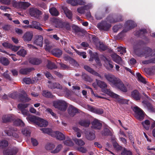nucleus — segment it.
Here are the masks:
<instances>
[{
	"mask_svg": "<svg viewBox=\"0 0 155 155\" xmlns=\"http://www.w3.org/2000/svg\"><path fill=\"white\" fill-rule=\"evenodd\" d=\"M152 51L151 49L147 48L144 52L143 53L140 48H137L135 47L134 48V54L139 57L145 56V58H147L148 57H152Z\"/></svg>",
	"mask_w": 155,
	"mask_h": 155,
	"instance_id": "1",
	"label": "nucleus"
},
{
	"mask_svg": "<svg viewBox=\"0 0 155 155\" xmlns=\"http://www.w3.org/2000/svg\"><path fill=\"white\" fill-rule=\"evenodd\" d=\"M117 81V82L114 87L124 92H127L131 88L130 86L128 83L124 84L120 79Z\"/></svg>",
	"mask_w": 155,
	"mask_h": 155,
	"instance_id": "2",
	"label": "nucleus"
},
{
	"mask_svg": "<svg viewBox=\"0 0 155 155\" xmlns=\"http://www.w3.org/2000/svg\"><path fill=\"white\" fill-rule=\"evenodd\" d=\"M104 91L107 94L109 95L111 97L116 98L117 99V101L120 103L127 104L128 102V100L120 98L119 95L113 93L110 90L106 89Z\"/></svg>",
	"mask_w": 155,
	"mask_h": 155,
	"instance_id": "3",
	"label": "nucleus"
},
{
	"mask_svg": "<svg viewBox=\"0 0 155 155\" xmlns=\"http://www.w3.org/2000/svg\"><path fill=\"white\" fill-rule=\"evenodd\" d=\"M53 106L55 108L63 111H65L67 108V105L66 102L61 100L54 101Z\"/></svg>",
	"mask_w": 155,
	"mask_h": 155,
	"instance_id": "4",
	"label": "nucleus"
},
{
	"mask_svg": "<svg viewBox=\"0 0 155 155\" xmlns=\"http://www.w3.org/2000/svg\"><path fill=\"white\" fill-rule=\"evenodd\" d=\"M104 76L106 79L109 82L110 84L113 87L117 82V81L119 79L114 75L110 74H105Z\"/></svg>",
	"mask_w": 155,
	"mask_h": 155,
	"instance_id": "5",
	"label": "nucleus"
},
{
	"mask_svg": "<svg viewBox=\"0 0 155 155\" xmlns=\"http://www.w3.org/2000/svg\"><path fill=\"white\" fill-rule=\"evenodd\" d=\"M133 109L135 113V116L136 118L139 120H142L144 117V113L143 111L137 106L134 107Z\"/></svg>",
	"mask_w": 155,
	"mask_h": 155,
	"instance_id": "6",
	"label": "nucleus"
},
{
	"mask_svg": "<svg viewBox=\"0 0 155 155\" xmlns=\"http://www.w3.org/2000/svg\"><path fill=\"white\" fill-rule=\"evenodd\" d=\"M51 136L56 137L57 139L61 140L65 138L64 135L59 131H53L51 133Z\"/></svg>",
	"mask_w": 155,
	"mask_h": 155,
	"instance_id": "7",
	"label": "nucleus"
},
{
	"mask_svg": "<svg viewBox=\"0 0 155 155\" xmlns=\"http://www.w3.org/2000/svg\"><path fill=\"white\" fill-rule=\"evenodd\" d=\"M97 26L98 28L100 30L107 31L111 27V25L110 24L104 22L98 23Z\"/></svg>",
	"mask_w": 155,
	"mask_h": 155,
	"instance_id": "8",
	"label": "nucleus"
},
{
	"mask_svg": "<svg viewBox=\"0 0 155 155\" xmlns=\"http://www.w3.org/2000/svg\"><path fill=\"white\" fill-rule=\"evenodd\" d=\"M112 59L115 62L121 65L124 64L121 58L118 55L116 54H112L111 55Z\"/></svg>",
	"mask_w": 155,
	"mask_h": 155,
	"instance_id": "9",
	"label": "nucleus"
},
{
	"mask_svg": "<svg viewBox=\"0 0 155 155\" xmlns=\"http://www.w3.org/2000/svg\"><path fill=\"white\" fill-rule=\"evenodd\" d=\"M43 37L41 35H38L35 37L33 41V43L37 45L42 47L43 45Z\"/></svg>",
	"mask_w": 155,
	"mask_h": 155,
	"instance_id": "10",
	"label": "nucleus"
},
{
	"mask_svg": "<svg viewBox=\"0 0 155 155\" xmlns=\"http://www.w3.org/2000/svg\"><path fill=\"white\" fill-rule=\"evenodd\" d=\"M96 83L97 85L99 87L102 89V91L106 93L105 92V90H109L108 89L105 88L107 87V84L104 82L101 81L100 80L96 79Z\"/></svg>",
	"mask_w": 155,
	"mask_h": 155,
	"instance_id": "11",
	"label": "nucleus"
},
{
	"mask_svg": "<svg viewBox=\"0 0 155 155\" xmlns=\"http://www.w3.org/2000/svg\"><path fill=\"white\" fill-rule=\"evenodd\" d=\"M18 151L16 147L13 148L11 150H7L3 152L4 155H15Z\"/></svg>",
	"mask_w": 155,
	"mask_h": 155,
	"instance_id": "12",
	"label": "nucleus"
},
{
	"mask_svg": "<svg viewBox=\"0 0 155 155\" xmlns=\"http://www.w3.org/2000/svg\"><path fill=\"white\" fill-rule=\"evenodd\" d=\"M33 35L32 32H27L24 35L23 38L25 41L28 42L31 40Z\"/></svg>",
	"mask_w": 155,
	"mask_h": 155,
	"instance_id": "13",
	"label": "nucleus"
},
{
	"mask_svg": "<svg viewBox=\"0 0 155 155\" xmlns=\"http://www.w3.org/2000/svg\"><path fill=\"white\" fill-rule=\"evenodd\" d=\"M31 23V25L26 26L29 27L30 28H34L41 31L42 30V28L40 27V24L39 22L35 21H32Z\"/></svg>",
	"mask_w": 155,
	"mask_h": 155,
	"instance_id": "14",
	"label": "nucleus"
},
{
	"mask_svg": "<svg viewBox=\"0 0 155 155\" xmlns=\"http://www.w3.org/2000/svg\"><path fill=\"white\" fill-rule=\"evenodd\" d=\"M88 109L91 111L97 114H101L103 113V110L102 109L96 108L91 106H88Z\"/></svg>",
	"mask_w": 155,
	"mask_h": 155,
	"instance_id": "15",
	"label": "nucleus"
},
{
	"mask_svg": "<svg viewBox=\"0 0 155 155\" xmlns=\"http://www.w3.org/2000/svg\"><path fill=\"white\" fill-rule=\"evenodd\" d=\"M92 7V5L91 4H89L88 5L84 6L83 7L79 8L77 9V11L78 13L82 14H84L85 10H88Z\"/></svg>",
	"mask_w": 155,
	"mask_h": 155,
	"instance_id": "16",
	"label": "nucleus"
},
{
	"mask_svg": "<svg viewBox=\"0 0 155 155\" xmlns=\"http://www.w3.org/2000/svg\"><path fill=\"white\" fill-rule=\"evenodd\" d=\"M48 83H49V84L48 85V87L51 89L57 88L61 90L62 88V86L58 83H52L50 81H48Z\"/></svg>",
	"mask_w": 155,
	"mask_h": 155,
	"instance_id": "17",
	"label": "nucleus"
},
{
	"mask_svg": "<svg viewBox=\"0 0 155 155\" xmlns=\"http://www.w3.org/2000/svg\"><path fill=\"white\" fill-rule=\"evenodd\" d=\"M26 119L28 121L30 122H33L37 124L38 121L40 119V118L34 116L29 115L28 116Z\"/></svg>",
	"mask_w": 155,
	"mask_h": 155,
	"instance_id": "18",
	"label": "nucleus"
},
{
	"mask_svg": "<svg viewBox=\"0 0 155 155\" xmlns=\"http://www.w3.org/2000/svg\"><path fill=\"white\" fill-rule=\"evenodd\" d=\"M92 127L93 128L100 129L102 125L98 120L95 119L92 123Z\"/></svg>",
	"mask_w": 155,
	"mask_h": 155,
	"instance_id": "19",
	"label": "nucleus"
},
{
	"mask_svg": "<svg viewBox=\"0 0 155 155\" xmlns=\"http://www.w3.org/2000/svg\"><path fill=\"white\" fill-rule=\"evenodd\" d=\"M84 68L88 72L96 76L99 77L101 79H102V77L98 73L95 71L89 66L85 65L84 67Z\"/></svg>",
	"mask_w": 155,
	"mask_h": 155,
	"instance_id": "20",
	"label": "nucleus"
},
{
	"mask_svg": "<svg viewBox=\"0 0 155 155\" xmlns=\"http://www.w3.org/2000/svg\"><path fill=\"white\" fill-rule=\"evenodd\" d=\"M108 20L110 23H115L119 22L122 20L123 19L121 15H118L116 17H114V18L110 17L108 18Z\"/></svg>",
	"mask_w": 155,
	"mask_h": 155,
	"instance_id": "21",
	"label": "nucleus"
},
{
	"mask_svg": "<svg viewBox=\"0 0 155 155\" xmlns=\"http://www.w3.org/2000/svg\"><path fill=\"white\" fill-rule=\"evenodd\" d=\"M30 14L31 16L36 17L37 15L41 13V12L37 9L31 8L30 9Z\"/></svg>",
	"mask_w": 155,
	"mask_h": 155,
	"instance_id": "22",
	"label": "nucleus"
},
{
	"mask_svg": "<svg viewBox=\"0 0 155 155\" xmlns=\"http://www.w3.org/2000/svg\"><path fill=\"white\" fill-rule=\"evenodd\" d=\"M94 44L97 49L99 50L104 51L106 50V47L99 40H97L96 42H94Z\"/></svg>",
	"mask_w": 155,
	"mask_h": 155,
	"instance_id": "23",
	"label": "nucleus"
},
{
	"mask_svg": "<svg viewBox=\"0 0 155 155\" xmlns=\"http://www.w3.org/2000/svg\"><path fill=\"white\" fill-rule=\"evenodd\" d=\"M53 23L54 26L57 28H62L63 26V24L64 22L61 20L54 19L53 21Z\"/></svg>",
	"mask_w": 155,
	"mask_h": 155,
	"instance_id": "24",
	"label": "nucleus"
},
{
	"mask_svg": "<svg viewBox=\"0 0 155 155\" xmlns=\"http://www.w3.org/2000/svg\"><path fill=\"white\" fill-rule=\"evenodd\" d=\"M68 110L70 115L72 116H74L75 113L78 112V110L71 105L69 106Z\"/></svg>",
	"mask_w": 155,
	"mask_h": 155,
	"instance_id": "25",
	"label": "nucleus"
},
{
	"mask_svg": "<svg viewBox=\"0 0 155 155\" xmlns=\"http://www.w3.org/2000/svg\"><path fill=\"white\" fill-rule=\"evenodd\" d=\"M126 25L129 30L134 28L137 26L136 24L134 21L131 20L127 21L126 22Z\"/></svg>",
	"mask_w": 155,
	"mask_h": 155,
	"instance_id": "26",
	"label": "nucleus"
},
{
	"mask_svg": "<svg viewBox=\"0 0 155 155\" xmlns=\"http://www.w3.org/2000/svg\"><path fill=\"white\" fill-rule=\"evenodd\" d=\"M23 95H21L20 97V101L26 102L31 100V99L28 97V95L24 91Z\"/></svg>",
	"mask_w": 155,
	"mask_h": 155,
	"instance_id": "27",
	"label": "nucleus"
},
{
	"mask_svg": "<svg viewBox=\"0 0 155 155\" xmlns=\"http://www.w3.org/2000/svg\"><path fill=\"white\" fill-rule=\"evenodd\" d=\"M89 53L90 54L91 57L92 58H94L97 64L99 66H101L102 64L100 62L97 54H96L95 56L94 55L93 56L92 54V52L91 50L89 51Z\"/></svg>",
	"mask_w": 155,
	"mask_h": 155,
	"instance_id": "28",
	"label": "nucleus"
},
{
	"mask_svg": "<svg viewBox=\"0 0 155 155\" xmlns=\"http://www.w3.org/2000/svg\"><path fill=\"white\" fill-rule=\"evenodd\" d=\"M52 53L54 56L59 57L62 54V51L59 49H55L52 50Z\"/></svg>",
	"mask_w": 155,
	"mask_h": 155,
	"instance_id": "29",
	"label": "nucleus"
},
{
	"mask_svg": "<svg viewBox=\"0 0 155 155\" xmlns=\"http://www.w3.org/2000/svg\"><path fill=\"white\" fill-rule=\"evenodd\" d=\"M131 96L135 100H138L140 99V95L137 90H134L132 92Z\"/></svg>",
	"mask_w": 155,
	"mask_h": 155,
	"instance_id": "30",
	"label": "nucleus"
},
{
	"mask_svg": "<svg viewBox=\"0 0 155 155\" xmlns=\"http://www.w3.org/2000/svg\"><path fill=\"white\" fill-rule=\"evenodd\" d=\"M86 137L88 140H93L95 139V136L94 132H90L86 134Z\"/></svg>",
	"mask_w": 155,
	"mask_h": 155,
	"instance_id": "31",
	"label": "nucleus"
},
{
	"mask_svg": "<svg viewBox=\"0 0 155 155\" xmlns=\"http://www.w3.org/2000/svg\"><path fill=\"white\" fill-rule=\"evenodd\" d=\"M40 119L37 124L40 127H46L48 125V122L46 120L40 118Z\"/></svg>",
	"mask_w": 155,
	"mask_h": 155,
	"instance_id": "32",
	"label": "nucleus"
},
{
	"mask_svg": "<svg viewBox=\"0 0 155 155\" xmlns=\"http://www.w3.org/2000/svg\"><path fill=\"white\" fill-rule=\"evenodd\" d=\"M33 68H31L21 69L19 71V73L22 74H26L31 72Z\"/></svg>",
	"mask_w": 155,
	"mask_h": 155,
	"instance_id": "33",
	"label": "nucleus"
},
{
	"mask_svg": "<svg viewBox=\"0 0 155 155\" xmlns=\"http://www.w3.org/2000/svg\"><path fill=\"white\" fill-rule=\"evenodd\" d=\"M64 12L66 16L69 19H71L72 18V13L71 11L65 7L63 9Z\"/></svg>",
	"mask_w": 155,
	"mask_h": 155,
	"instance_id": "34",
	"label": "nucleus"
},
{
	"mask_svg": "<svg viewBox=\"0 0 155 155\" xmlns=\"http://www.w3.org/2000/svg\"><path fill=\"white\" fill-rule=\"evenodd\" d=\"M136 75L139 81L143 83L148 84L146 80L141 75L140 73H137Z\"/></svg>",
	"mask_w": 155,
	"mask_h": 155,
	"instance_id": "35",
	"label": "nucleus"
},
{
	"mask_svg": "<svg viewBox=\"0 0 155 155\" xmlns=\"http://www.w3.org/2000/svg\"><path fill=\"white\" fill-rule=\"evenodd\" d=\"M31 5V4L26 2H21L20 3V8L23 9H26Z\"/></svg>",
	"mask_w": 155,
	"mask_h": 155,
	"instance_id": "36",
	"label": "nucleus"
},
{
	"mask_svg": "<svg viewBox=\"0 0 155 155\" xmlns=\"http://www.w3.org/2000/svg\"><path fill=\"white\" fill-rule=\"evenodd\" d=\"M102 134L104 135H111L112 132L110 130V128L108 127L104 129Z\"/></svg>",
	"mask_w": 155,
	"mask_h": 155,
	"instance_id": "37",
	"label": "nucleus"
},
{
	"mask_svg": "<svg viewBox=\"0 0 155 155\" xmlns=\"http://www.w3.org/2000/svg\"><path fill=\"white\" fill-rule=\"evenodd\" d=\"M29 62L33 64L38 65L41 62V60L37 58H31L29 60Z\"/></svg>",
	"mask_w": 155,
	"mask_h": 155,
	"instance_id": "38",
	"label": "nucleus"
},
{
	"mask_svg": "<svg viewBox=\"0 0 155 155\" xmlns=\"http://www.w3.org/2000/svg\"><path fill=\"white\" fill-rule=\"evenodd\" d=\"M142 124L146 130H148L149 129L150 127V122L149 120H145L142 122Z\"/></svg>",
	"mask_w": 155,
	"mask_h": 155,
	"instance_id": "39",
	"label": "nucleus"
},
{
	"mask_svg": "<svg viewBox=\"0 0 155 155\" xmlns=\"http://www.w3.org/2000/svg\"><path fill=\"white\" fill-rule=\"evenodd\" d=\"M14 124L16 126H24V123L22 120L20 119H18L15 120L14 123Z\"/></svg>",
	"mask_w": 155,
	"mask_h": 155,
	"instance_id": "40",
	"label": "nucleus"
},
{
	"mask_svg": "<svg viewBox=\"0 0 155 155\" xmlns=\"http://www.w3.org/2000/svg\"><path fill=\"white\" fill-rule=\"evenodd\" d=\"M49 11L51 14L53 15L58 16L59 13L57 10L55 8H52L49 10Z\"/></svg>",
	"mask_w": 155,
	"mask_h": 155,
	"instance_id": "41",
	"label": "nucleus"
},
{
	"mask_svg": "<svg viewBox=\"0 0 155 155\" xmlns=\"http://www.w3.org/2000/svg\"><path fill=\"white\" fill-rule=\"evenodd\" d=\"M0 62L5 65H7L9 63L8 60L7 58L4 57L0 58Z\"/></svg>",
	"mask_w": 155,
	"mask_h": 155,
	"instance_id": "42",
	"label": "nucleus"
},
{
	"mask_svg": "<svg viewBox=\"0 0 155 155\" xmlns=\"http://www.w3.org/2000/svg\"><path fill=\"white\" fill-rule=\"evenodd\" d=\"M11 119V116L10 115H5L2 117V120L3 122L6 123L10 121Z\"/></svg>",
	"mask_w": 155,
	"mask_h": 155,
	"instance_id": "43",
	"label": "nucleus"
},
{
	"mask_svg": "<svg viewBox=\"0 0 155 155\" xmlns=\"http://www.w3.org/2000/svg\"><path fill=\"white\" fill-rule=\"evenodd\" d=\"M79 124L82 126L87 127L90 124L89 121L87 120H81L79 122Z\"/></svg>",
	"mask_w": 155,
	"mask_h": 155,
	"instance_id": "44",
	"label": "nucleus"
},
{
	"mask_svg": "<svg viewBox=\"0 0 155 155\" xmlns=\"http://www.w3.org/2000/svg\"><path fill=\"white\" fill-rule=\"evenodd\" d=\"M20 108V110L21 111V113L25 117L26 116H28L29 114V113L28 109H25L23 110L21 108L20 105L19 106Z\"/></svg>",
	"mask_w": 155,
	"mask_h": 155,
	"instance_id": "45",
	"label": "nucleus"
},
{
	"mask_svg": "<svg viewBox=\"0 0 155 155\" xmlns=\"http://www.w3.org/2000/svg\"><path fill=\"white\" fill-rule=\"evenodd\" d=\"M43 96L45 97H53L52 95L51 94V92L48 91H43Z\"/></svg>",
	"mask_w": 155,
	"mask_h": 155,
	"instance_id": "46",
	"label": "nucleus"
},
{
	"mask_svg": "<svg viewBox=\"0 0 155 155\" xmlns=\"http://www.w3.org/2000/svg\"><path fill=\"white\" fill-rule=\"evenodd\" d=\"M40 130L42 131L44 133L48 134L51 136V133L53 131H52L50 129L47 128H41Z\"/></svg>",
	"mask_w": 155,
	"mask_h": 155,
	"instance_id": "47",
	"label": "nucleus"
},
{
	"mask_svg": "<svg viewBox=\"0 0 155 155\" xmlns=\"http://www.w3.org/2000/svg\"><path fill=\"white\" fill-rule=\"evenodd\" d=\"M62 148V146L61 144H59L58 145L55 150L51 151V153H58L60 151Z\"/></svg>",
	"mask_w": 155,
	"mask_h": 155,
	"instance_id": "48",
	"label": "nucleus"
},
{
	"mask_svg": "<svg viewBox=\"0 0 155 155\" xmlns=\"http://www.w3.org/2000/svg\"><path fill=\"white\" fill-rule=\"evenodd\" d=\"M74 140L76 143L79 146H83L85 144L84 142L81 140L75 139Z\"/></svg>",
	"mask_w": 155,
	"mask_h": 155,
	"instance_id": "49",
	"label": "nucleus"
},
{
	"mask_svg": "<svg viewBox=\"0 0 155 155\" xmlns=\"http://www.w3.org/2000/svg\"><path fill=\"white\" fill-rule=\"evenodd\" d=\"M17 53L18 55L24 57L26 55L27 51L24 49H21L18 51Z\"/></svg>",
	"mask_w": 155,
	"mask_h": 155,
	"instance_id": "50",
	"label": "nucleus"
},
{
	"mask_svg": "<svg viewBox=\"0 0 155 155\" xmlns=\"http://www.w3.org/2000/svg\"><path fill=\"white\" fill-rule=\"evenodd\" d=\"M74 50L76 51V53L79 55L82 56L83 58H85L87 56L86 55V53L84 52H80L79 51L74 49Z\"/></svg>",
	"mask_w": 155,
	"mask_h": 155,
	"instance_id": "51",
	"label": "nucleus"
},
{
	"mask_svg": "<svg viewBox=\"0 0 155 155\" xmlns=\"http://www.w3.org/2000/svg\"><path fill=\"white\" fill-rule=\"evenodd\" d=\"M47 67L48 68L51 69H55L57 68L56 66L54 64L50 61L48 62L47 65Z\"/></svg>",
	"mask_w": 155,
	"mask_h": 155,
	"instance_id": "52",
	"label": "nucleus"
},
{
	"mask_svg": "<svg viewBox=\"0 0 155 155\" xmlns=\"http://www.w3.org/2000/svg\"><path fill=\"white\" fill-rule=\"evenodd\" d=\"M8 145V142L5 140H3L0 141V148H3L4 147H7Z\"/></svg>",
	"mask_w": 155,
	"mask_h": 155,
	"instance_id": "53",
	"label": "nucleus"
},
{
	"mask_svg": "<svg viewBox=\"0 0 155 155\" xmlns=\"http://www.w3.org/2000/svg\"><path fill=\"white\" fill-rule=\"evenodd\" d=\"M22 133L23 135L27 137H29L30 135V131L27 129L22 130Z\"/></svg>",
	"mask_w": 155,
	"mask_h": 155,
	"instance_id": "54",
	"label": "nucleus"
},
{
	"mask_svg": "<svg viewBox=\"0 0 155 155\" xmlns=\"http://www.w3.org/2000/svg\"><path fill=\"white\" fill-rule=\"evenodd\" d=\"M46 111L48 112V113L50 114L52 117L55 118H57V117L56 116V114L53 112L52 109L48 108L46 110Z\"/></svg>",
	"mask_w": 155,
	"mask_h": 155,
	"instance_id": "55",
	"label": "nucleus"
},
{
	"mask_svg": "<svg viewBox=\"0 0 155 155\" xmlns=\"http://www.w3.org/2000/svg\"><path fill=\"white\" fill-rule=\"evenodd\" d=\"M66 2L73 6L77 5V0H67Z\"/></svg>",
	"mask_w": 155,
	"mask_h": 155,
	"instance_id": "56",
	"label": "nucleus"
},
{
	"mask_svg": "<svg viewBox=\"0 0 155 155\" xmlns=\"http://www.w3.org/2000/svg\"><path fill=\"white\" fill-rule=\"evenodd\" d=\"M54 147L55 146L54 144L48 143L46 145L45 148L48 150H52Z\"/></svg>",
	"mask_w": 155,
	"mask_h": 155,
	"instance_id": "57",
	"label": "nucleus"
},
{
	"mask_svg": "<svg viewBox=\"0 0 155 155\" xmlns=\"http://www.w3.org/2000/svg\"><path fill=\"white\" fill-rule=\"evenodd\" d=\"M85 87L86 88H87L90 89V90H91V94H92L93 95H94V96H95L96 97H98V98H105L103 97L98 96L96 94H94V93L93 90L92 89L91 87H89L88 86H86V87Z\"/></svg>",
	"mask_w": 155,
	"mask_h": 155,
	"instance_id": "58",
	"label": "nucleus"
},
{
	"mask_svg": "<svg viewBox=\"0 0 155 155\" xmlns=\"http://www.w3.org/2000/svg\"><path fill=\"white\" fill-rule=\"evenodd\" d=\"M20 105L21 107L23 109V110L25 109L29 105V104H23L22 103L19 104L18 105V109L20 110V108L19 107V106Z\"/></svg>",
	"mask_w": 155,
	"mask_h": 155,
	"instance_id": "59",
	"label": "nucleus"
},
{
	"mask_svg": "<svg viewBox=\"0 0 155 155\" xmlns=\"http://www.w3.org/2000/svg\"><path fill=\"white\" fill-rule=\"evenodd\" d=\"M122 155H132L131 152L129 150H127L125 149L121 153Z\"/></svg>",
	"mask_w": 155,
	"mask_h": 155,
	"instance_id": "60",
	"label": "nucleus"
},
{
	"mask_svg": "<svg viewBox=\"0 0 155 155\" xmlns=\"http://www.w3.org/2000/svg\"><path fill=\"white\" fill-rule=\"evenodd\" d=\"M64 143L68 146H72L73 145V143L70 140H68L64 142Z\"/></svg>",
	"mask_w": 155,
	"mask_h": 155,
	"instance_id": "61",
	"label": "nucleus"
},
{
	"mask_svg": "<svg viewBox=\"0 0 155 155\" xmlns=\"http://www.w3.org/2000/svg\"><path fill=\"white\" fill-rule=\"evenodd\" d=\"M10 0H0V3L2 4L8 5L10 4Z\"/></svg>",
	"mask_w": 155,
	"mask_h": 155,
	"instance_id": "62",
	"label": "nucleus"
},
{
	"mask_svg": "<svg viewBox=\"0 0 155 155\" xmlns=\"http://www.w3.org/2000/svg\"><path fill=\"white\" fill-rule=\"evenodd\" d=\"M63 25V26L62 28H65L67 30H69L70 29V25L68 22H64Z\"/></svg>",
	"mask_w": 155,
	"mask_h": 155,
	"instance_id": "63",
	"label": "nucleus"
},
{
	"mask_svg": "<svg viewBox=\"0 0 155 155\" xmlns=\"http://www.w3.org/2000/svg\"><path fill=\"white\" fill-rule=\"evenodd\" d=\"M117 48L118 49L117 51H120V54H123L126 52V50L125 48L122 47H118Z\"/></svg>",
	"mask_w": 155,
	"mask_h": 155,
	"instance_id": "64",
	"label": "nucleus"
}]
</instances>
